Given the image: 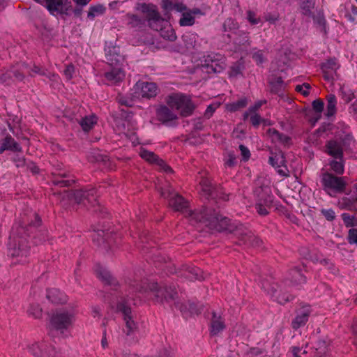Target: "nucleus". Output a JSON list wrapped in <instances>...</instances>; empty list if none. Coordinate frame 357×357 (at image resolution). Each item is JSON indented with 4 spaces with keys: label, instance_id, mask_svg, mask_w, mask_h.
I'll list each match as a JSON object with an SVG mask.
<instances>
[{
    "label": "nucleus",
    "instance_id": "obj_64",
    "mask_svg": "<svg viewBox=\"0 0 357 357\" xmlns=\"http://www.w3.org/2000/svg\"><path fill=\"white\" fill-rule=\"evenodd\" d=\"M188 306L189 316L201 313L202 309L198 307L195 303L188 301Z\"/></svg>",
    "mask_w": 357,
    "mask_h": 357
},
{
    "label": "nucleus",
    "instance_id": "obj_50",
    "mask_svg": "<svg viewBox=\"0 0 357 357\" xmlns=\"http://www.w3.org/2000/svg\"><path fill=\"white\" fill-rule=\"evenodd\" d=\"M174 306L176 308L178 309L181 311L182 315L184 317H188L189 316L188 302L183 303H180L178 301H175Z\"/></svg>",
    "mask_w": 357,
    "mask_h": 357
},
{
    "label": "nucleus",
    "instance_id": "obj_24",
    "mask_svg": "<svg viewBox=\"0 0 357 357\" xmlns=\"http://www.w3.org/2000/svg\"><path fill=\"white\" fill-rule=\"evenodd\" d=\"M137 86L140 89V94L142 98H151L158 93V87L153 82L137 83Z\"/></svg>",
    "mask_w": 357,
    "mask_h": 357
},
{
    "label": "nucleus",
    "instance_id": "obj_30",
    "mask_svg": "<svg viewBox=\"0 0 357 357\" xmlns=\"http://www.w3.org/2000/svg\"><path fill=\"white\" fill-rule=\"evenodd\" d=\"M271 86V92L277 94L279 96L284 95L285 84L281 77H275L269 82Z\"/></svg>",
    "mask_w": 357,
    "mask_h": 357
},
{
    "label": "nucleus",
    "instance_id": "obj_13",
    "mask_svg": "<svg viewBox=\"0 0 357 357\" xmlns=\"http://www.w3.org/2000/svg\"><path fill=\"white\" fill-rule=\"evenodd\" d=\"M202 190L208 197L226 201L228 199V195L221 185H213L211 181L206 178H202L199 183Z\"/></svg>",
    "mask_w": 357,
    "mask_h": 357
},
{
    "label": "nucleus",
    "instance_id": "obj_14",
    "mask_svg": "<svg viewBox=\"0 0 357 357\" xmlns=\"http://www.w3.org/2000/svg\"><path fill=\"white\" fill-rule=\"evenodd\" d=\"M29 351L36 357H63L55 348L45 341L34 343L28 347Z\"/></svg>",
    "mask_w": 357,
    "mask_h": 357
},
{
    "label": "nucleus",
    "instance_id": "obj_3",
    "mask_svg": "<svg viewBox=\"0 0 357 357\" xmlns=\"http://www.w3.org/2000/svg\"><path fill=\"white\" fill-rule=\"evenodd\" d=\"M169 205L175 211H181L186 213V216L190 218L192 224L201 223L206 226V218H212L214 216L215 209L204 207L200 211H189L188 209V202L178 193L175 194L169 200Z\"/></svg>",
    "mask_w": 357,
    "mask_h": 357
},
{
    "label": "nucleus",
    "instance_id": "obj_40",
    "mask_svg": "<svg viewBox=\"0 0 357 357\" xmlns=\"http://www.w3.org/2000/svg\"><path fill=\"white\" fill-rule=\"evenodd\" d=\"M335 139L339 140L341 146L345 151L351 149V145L354 142V138L351 134L340 135L337 137Z\"/></svg>",
    "mask_w": 357,
    "mask_h": 357
},
{
    "label": "nucleus",
    "instance_id": "obj_16",
    "mask_svg": "<svg viewBox=\"0 0 357 357\" xmlns=\"http://www.w3.org/2000/svg\"><path fill=\"white\" fill-rule=\"evenodd\" d=\"M269 164L277 169L278 173L283 176H288V169L286 166V160L284 153L281 151L271 152V156L268 159Z\"/></svg>",
    "mask_w": 357,
    "mask_h": 357
},
{
    "label": "nucleus",
    "instance_id": "obj_37",
    "mask_svg": "<svg viewBox=\"0 0 357 357\" xmlns=\"http://www.w3.org/2000/svg\"><path fill=\"white\" fill-rule=\"evenodd\" d=\"M140 156L151 163L160 164V162L163 163V160L160 159L157 155H155L153 152L142 149L139 153Z\"/></svg>",
    "mask_w": 357,
    "mask_h": 357
},
{
    "label": "nucleus",
    "instance_id": "obj_11",
    "mask_svg": "<svg viewBox=\"0 0 357 357\" xmlns=\"http://www.w3.org/2000/svg\"><path fill=\"white\" fill-rule=\"evenodd\" d=\"M38 2L53 16L69 15L72 8L70 0H42Z\"/></svg>",
    "mask_w": 357,
    "mask_h": 357
},
{
    "label": "nucleus",
    "instance_id": "obj_35",
    "mask_svg": "<svg viewBox=\"0 0 357 357\" xmlns=\"http://www.w3.org/2000/svg\"><path fill=\"white\" fill-rule=\"evenodd\" d=\"M327 105L326 115L328 117L333 116L336 113L337 99L334 94H329L326 97Z\"/></svg>",
    "mask_w": 357,
    "mask_h": 357
},
{
    "label": "nucleus",
    "instance_id": "obj_10",
    "mask_svg": "<svg viewBox=\"0 0 357 357\" xmlns=\"http://www.w3.org/2000/svg\"><path fill=\"white\" fill-rule=\"evenodd\" d=\"M116 310L123 314L125 321L124 333L127 336L133 335L137 330V324L133 320V315L130 307L128 305L126 298H121L118 301Z\"/></svg>",
    "mask_w": 357,
    "mask_h": 357
},
{
    "label": "nucleus",
    "instance_id": "obj_42",
    "mask_svg": "<svg viewBox=\"0 0 357 357\" xmlns=\"http://www.w3.org/2000/svg\"><path fill=\"white\" fill-rule=\"evenodd\" d=\"M96 123V118L94 116L82 118L79 122V125L85 132L90 130Z\"/></svg>",
    "mask_w": 357,
    "mask_h": 357
},
{
    "label": "nucleus",
    "instance_id": "obj_32",
    "mask_svg": "<svg viewBox=\"0 0 357 357\" xmlns=\"http://www.w3.org/2000/svg\"><path fill=\"white\" fill-rule=\"evenodd\" d=\"M330 340L327 338L319 339L314 346L317 351V355H328L327 352L330 349Z\"/></svg>",
    "mask_w": 357,
    "mask_h": 357
},
{
    "label": "nucleus",
    "instance_id": "obj_61",
    "mask_svg": "<svg viewBox=\"0 0 357 357\" xmlns=\"http://www.w3.org/2000/svg\"><path fill=\"white\" fill-rule=\"evenodd\" d=\"M324 102L320 99L314 100L312 102V108L316 112H321L324 109Z\"/></svg>",
    "mask_w": 357,
    "mask_h": 357
},
{
    "label": "nucleus",
    "instance_id": "obj_38",
    "mask_svg": "<svg viewBox=\"0 0 357 357\" xmlns=\"http://www.w3.org/2000/svg\"><path fill=\"white\" fill-rule=\"evenodd\" d=\"M234 43L238 47L237 48L239 51L245 50L247 47L250 46L248 36L245 33H243L235 38Z\"/></svg>",
    "mask_w": 357,
    "mask_h": 357
},
{
    "label": "nucleus",
    "instance_id": "obj_1",
    "mask_svg": "<svg viewBox=\"0 0 357 357\" xmlns=\"http://www.w3.org/2000/svg\"><path fill=\"white\" fill-rule=\"evenodd\" d=\"M206 227L218 231H228L233 234L238 240V244L251 247H260L262 241L252 231L242 224L231 222L227 217L222 216L218 211H214V216L206 218Z\"/></svg>",
    "mask_w": 357,
    "mask_h": 357
},
{
    "label": "nucleus",
    "instance_id": "obj_58",
    "mask_svg": "<svg viewBox=\"0 0 357 357\" xmlns=\"http://www.w3.org/2000/svg\"><path fill=\"white\" fill-rule=\"evenodd\" d=\"M348 242L357 245V229H350L348 232Z\"/></svg>",
    "mask_w": 357,
    "mask_h": 357
},
{
    "label": "nucleus",
    "instance_id": "obj_62",
    "mask_svg": "<svg viewBox=\"0 0 357 357\" xmlns=\"http://www.w3.org/2000/svg\"><path fill=\"white\" fill-rule=\"evenodd\" d=\"M75 73V67L73 64L67 65L66 69L63 71L64 75L66 79L70 80L73 78V74Z\"/></svg>",
    "mask_w": 357,
    "mask_h": 357
},
{
    "label": "nucleus",
    "instance_id": "obj_8",
    "mask_svg": "<svg viewBox=\"0 0 357 357\" xmlns=\"http://www.w3.org/2000/svg\"><path fill=\"white\" fill-rule=\"evenodd\" d=\"M321 182L324 190L329 195L331 192L334 193H342L345 190L347 182L344 177H338L328 172L321 174Z\"/></svg>",
    "mask_w": 357,
    "mask_h": 357
},
{
    "label": "nucleus",
    "instance_id": "obj_59",
    "mask_svg": "<svg viewBox=\"0 0 357 357\" xmlns=\"http://www.w3.org/2000/svg\"><path fill=\"white\" fill-rule=\"evenodd\" d=\"M356 202V198H349V197H343L342 199L341 204L343 205L344 208L351 210L354 203Z\"/></svg>",
    "mask_w": 357,
    "mask_h": 357
},
{
    "label": "nucleus",
    "instance_id": "obj_5",
    "mask_svg": "<svg viewBox=\"0 0 357 357\" xmlns=\"http://www.w3.org/2000/svg\"><path fill=\"white\" fill-rule=\"evenodd\" d=\"M166 102L171 109L177 110L183 117L191 116L196 107L189 96L179 93L168 96Z\"/></svg>",
    "mask_w": 357,
    "mask_h": 357
},
{
    "label": "nucleus",
    "instance_id": "obj_23",
    "mask_svg": "<svg viewBox=\"0 0 357 357\" xmlns=\"http://www.w3.org/2000/svg\"><path fill=\"white\" fill-rule=\"evenodd\" d=\"M326 153L335 159H341L343 158V151L341 144L337 139H331L326 144Z\"/></svg>",
    "mask_w": 357,
    "mask_h": 357
},
{
    "label": "nucleus",
    "instance_id": "obj_2",
    "mask_svg": "<svg viewBox=\"0 0 357 357\" xmlns=\"http://www.w3.org/2000/svg\"><path fill=\"white\" fill-rule=\"evenodd\" d=\"M129 287V294L133 293H146L150 291L154 293L155 301L158 303L176 301L178 294L172 285L159 286L157 282H148L147 280H140L137 276L128 279L126 282Z\"/></svg>",
    "mask_w": 357,
    "mask_h": 357
},
{
    "label": "nucleus",
    "instance_id": "obj_55",
    "mask_svg": "<svg viewBox=\"0 0 357 357\" xmlns=\"http://www.w3.org/2000/svg\"><path fill=\"white\" fill-rule=\"evenodd\" d=\"M263 103V101H258L253 106L250 107L248 110L243 114L244 120L248 117L250 113H256V112L262 106Z\"/></svg>",
    "mask_w": 357,
    "mask_h": 357
},
{
    "label": "nucleus",
    "instance_id": "obj_52",
    "mask_svg": "<svg viewBox=\"0 0 357 357\" xmlns=\"http://www.w3.org/2000/svg\"><path fill=\"white\" fill-rule=\"evenodd\" d=\"M271 206H265V204H262L259 202H257L255 204V208L257 212L260 215H266L268 214V208H270Z\"/></svg>",
    "mask_w": 357,
    "mask_h": 357
},
{
    "label": "nucleus",
    "instance_id": "obj_36",
    "mask_svg": "<svg viewBox=\"0 0 357 357\" xmlns=\"http://www.w3.org/2000/svg\"><path fill=\"white\" fill-rule=\"evenodd\" d=\"M126 17L128 20V24L132 28H140L145 24V20L135 14L127 13Z\"/></svg>",
    "mask_w": 357,
    "mask_h": 357
},
{
    "label": "nucleus",
    "instance_id": "obj_57",
    "mask_svg": "<svg viewBox=\"0 0 357 357\" xmlns=\"http://www.w3.org/2000/svg\"><path fill=\"white\" fill-rule=\"evenodd\" d=\"M321 213L324 216V218L328 221H333L335 218V211L332 208H329V209L322 208L321 210Z\"/></svg>",
    "mask_w": 357,
    "mask_h": 357
},
{
    "label": "nucleus",
    "instance_id": "obj_44",
    "mask_svg": "<svg viewBox=\"0 0 357 357\" xmlns=\"http://www.w3.org/2000/svg\"><path fill=\"white\" fill-rule=\"evenodd\" d=\"M66 177V174L65 173H59L58 174V176L52 181L54 185H60V186H70L73 183H74L73 180H64L63 178Z\"/></svg>",
    "mask_w": 357,
    "mask_h": 357
},
{
    "label": "nucleus",
    "instance_id": "obj_33",
    "mask_svg": "<svg viewBox=\"0 0 357 357\" xmlns=\"http://www.w3.org/2000/svg\"><path fill=\"white\" fill-rule=\"evenodd\" d=\"M289 275L291 276V282L293 285H298L305 282L306 278L301 273V269L298 267L290 271Z\"/></svg>",
    "mask_w": 357,
    "mask_h": 357
},
{
    "label": "nucleus",
    "instance_id": "obj_18",
    "mask_svg": "<svg viewBox=\"0 0 357 357\" xmlns=\"http://www.w3.org/2000/svg\"><path fill=\"white\" fill-rule=\"evenodd\" d=\"M172 109L169 106H160L156 109L157 119L164 125L172 126V121L178 119L177 115Z\"/></svg>",
    "mask_w": 357,
    "mask_h": 357
},
{
    "label": "nucleus",
    "instance_id": "obj_7",
    "mask_svg": "<svg viewBox=\"0 0 357 357\" xmlns=\"http://www.w3.org/2000/svg\"><path fill=\"white\" fill-rule=\"evenodd\" d=\"M226 67L225 56L219 53L209 52L202 60V70L208 74L220 73Z\"/></svg>",
    "mask_w": 357,
    "mask_h": 357
},
{
    "label": "nucleus",
    "instance_id": "obj_45",
    "mask_svg": "<svg viewBox=\"0 0 357 357\" xmlns=\"http://www.w3.org/2000/svg\"><path fill=\"white\" fill-rule=\"evenodd\" d=\"M194 23L195 17L192 15V13L189 12L183 13L179 20V24L181 26H192Z\"/></svg>",
    "mask_w": 357,
    "mask_h": 357
},
{
    "label": "nucleus",
    "instance_id": "obj_43",
    "mask_svg": "<svg viewBox=\"0 0 357 357\" xmlns=\"http://www.w3.org/2000/svg\"><path fill=\"white\" fill-rule=\"evenodd\" d=\"M248 100L246 98H242L236 102L227 105V109L229 112H236L241 108L246 107Z\"/></svg>",
    "mask_w": 357,
    "mask_h": 357
},
{
    "label": "nucleus",
    "instance_id": "obj_34",
    "mask_svg": "<svg viewBox=\"0 0 357 357\" xmlns=\"http://www.w3.org/2000/svg\"><path fill=\"white\" fill-rule=\"evenodd\" d=\"M87 158L91 162H106L108 160L107 155L102 154L98 149L91 150L87 155Z\"/></svg>",
    "mask_w": 357,
    "mask_h": 357
},
{
    "label": "nucleus",
    "instance_id": "obj_60",
    "mask_svg": "<svg viewBox=\"0 0 357 357\" xmlns=\"http://www.w3.org/2000/svg\"><path fill=\"white\" fill-rule=\"evenodd\" d=\"M175 194H177L176 192H174V190L173 189H172L171 188H168L167 189H163L162 188L160 190V195L162 197H164L165 199H168L169 201L170 200V199L175 195Z\"/></svg>",
    "mask_w": 357,
    "mask_h": 357
},
{
    "label": "nucleus",
    "instance_id": "obj_56",
    "mask_svg": "<svg viewBox=\"0 0 357 357\" xmlns=\"http://www.w3.org/2000/svg\"><path fill=\"white\" fill-rule=\"evenodd\" d=\"M252 57L257 65L262 64L265 61V57L261 50H257L255 52L252 54Z\"/></svg>",
    "mask_w": 357,
    "mask_h": 357
},
{
    "label": "nucleus",
    "instance_id": "obj_54",
    "mask_svg": "<svg viewBox=\"0 0 357 357\" xmlns=\"http://www.w3.org/2000/svg\"><path fill=\"white\" fill-rule=\"evenodd\" d=\"M342 218L344 225L347 227H354L353 222L355 221V217L350 215L349 213H344L342 214Z\"/></svg>",
    "mask_w": 357,
    "mask_h": 357
},
{
    "label": "nucleus",
    "instance_id": "obj_63",
    "mask_svg": "<svg viewBox=\"0 0 357 357\" xmlns=\"http://www.w3.org/2000/svg\"><path fill=\"white\" fill-rule=\"evenodd\" d=\"M247 19L252 24H257L260 22V18L257 17L255 13L252 10L247 12Z\"/></svg>",
    "mask_w": 357,
    "mask_h": 357
},
{
    "label": "nucleus",
    "instance_id": "obj_21",
    "mask_svg": "<svg viewBox=\"0 0 357 357\" xmlns=\"http://www.w3.org/2000/svg\"><path fill=\"white\" fill-rule=\"evenodd\" d=\"M226 328L225 319L220 313L212 312V317L210 321V333L212 335H217Z\"/></svg>",
    "mask_w": 357,
    "mask_h": 357
},
{
    "label": "nucleus",
    "instance_id": "obj_27",
    "mask_svg": "<svg viewBox=\"0 0 357 357\" xmlns=\"http://www.w3.org/2000/svg\"><path fill=\"white\" fill-rule=\"evenodd\" d=\"M105 77L109 84H117L124 79L125 73L121 68H114L112 70L105 73Z\"/></svg>",
    "mask_w": 357,
    "mask_h": 357
},
{
    "label": "nucleus",
    "instance_id": "obj_29",
    "mask_svg": "<svg viewBox=\"0 0 357 357\" xmlns=\"http://www.w3.org/2000/svg\"><path fill=\"white\" fill-rule=\"evenodd\" d=\"M47 298L55 304H61L66 302V295L57 289H49L47 293Z\"/></svg>",
    "mask_w": 357,
    "mask_h": 357
},
{
    "label": "nucleus",
    "instance_id": "obj_39",
    "mask_svg": "<svg viewBox=\"0 0 357 357\" xmlns=\"http://www.w3.org/2000/svg\"><path fill=\"white\" fill-rule=\"evenodd\" d=\"M329 165L331 169L337 174H342L344 171V161L343 158L341 159H335L330 161Z\"/></svg>",
    "mask_w": 357,
    "mask_h": 357
},
{
    "label": "nucleus",
    "instance_id": "obj_48",
    "mask_svg": "<svg viewBox=\"0 0 357 357\" xmlns=\"http://www.w3.org/2000/svg\"><path fill=\"white\" fill-rule=\"evenodd\" d=\"M27 221L29 227L37 228L41 224L40 218L35 212L29 215Z\"/></svg>",
    "mask_w": 357,
    "mask_h": 357
},
{
    "label": "nucleus",
    "instance_id": "obj_41",
    "mask_svg": "<svg viewBox=\"0 0 357 357\" xmlns=\"http://www.w3.org/2000/svg\"><path fill=\"white\" fill-rule=\"evenodd\" d=\"M314 1L313 0H305L301 4L302 14L307 17H313L312 10L314 8Z\"/></svg>",
    "mask_w": 357,
    "mask_h": 357
},
{
    "label": "nucleus",
    "instance_id": "obj_17",
    "mask_svg": "<svg viewBox=\"0 0 357 357\" xmlns=\"http://www.w3.org/2000/svg\"><path fill=\"white\" fill-rule=\"evenodd\" d=\"M261 287L280 304H284L292 299L291 296L278 295L277 291L278 284L275 283L273 281H271L268 279H263L261 280Z\"/></svg>",
    "mask_w": 357,
    "mask_h": 357
},
{
    "label": "nucleus",
    "instance_id": "obj_31",
    "mask_svg": "<svg viewBox=\"0 0 357 357\" xmlns=\"http://www.w3.org/2000/svg\"><path fill=\"white\" fill-rule=\"evenodd\" d=\"M267 132L271 137L273 142H279L283 144H289L291 142L289 137L279 132L275 128H269Z\"/></svg>",
    "mask_w": 357,
    "mask_h": 357
},
{
    "label": "nucleus",
    "instance_id": "obj_25",
    "mask_svg": "<svg viewBox=\"0 0 357 357\" xmlns=\"http://www.w3.org/2000/svg\"><path fill=\"white\" fill-rule=\"evenodd\" d=\"M181 275L189 280H204L203 272L197 267H190L186 265L183 266Z\"/></svg>",
    "mask_w": 357,
    "mask_h": 357
},
{
    "label": "nucleus",
    "instance_id": "obj_6",
    "mask_svg": "<svg viewBox=\"0 0 357 357\" xmlns=\"http://www.w3.org/2000/svg\"><path fill=\"white\" fill-rule=\"evenodd\" d=\"M70 195L73 196L77 204H91L95 212L106 213L105 208L97 202L96 190L94 188L75 190L72 191Z\"/></svg>",
    "mask_w": 357,
    "mask_h": 357
},
{
    "label": "nucleus",
    "instance_id": "obj_22",
    "mask_svg": "<svg viewBox=\"0 0 357 357\" xmlns=\"http://www.w3.org/2000/svg\"><path fill=\"white\" fill-rule=\"evenodd\" d=\"M311 313L310 306H304L297 312L296 317L291 321V327L294 330L305 326Z\"/></svg>",
    "mask_w": 357,
    "mask_h": 357
},
{
    "label": "nucleus",
    "instance_id": "obj_53",
    "mask_svg": "<svg viewBox=\"0 0 357 357\" xmlns=\"http://www.w3.org/2000/svg\"><path fill=\"white\" fill-rule=\"evenodd\" d=\"M116 100L121 105H124L128 107H131L133 105V101L132 99L119 95L116 97Z\"/></svg>",
    "mask_w": 357,
    "mask_h": 357
},
{
    "label": "nucleus",
    "instance_id": "obj_15",
    "mask_svg": "<svg viewBox=\"0 0 357 357\" xmlns=\"http://www.w3.org/2000/svg\"><path fill=\"white\" fill-rule=\"evenodd\" d=\"M116 234L112 231H105L102 229L95 231L92 234L93 241L104 250H108L111 248L113 243L116 242Z\"/></svg>",
    "mask_w": 357,
    "mask_h": 357
},
{
    "label": "nucleus",
    "instance_id": "obj_47",
    "mask_svg": "<svg viewBox=\"0 0 357 357\" xmlns=\"http://www.w3.org/2000/svg\"><path fill=\"white\" fill-rule=\"evenodd\" d=\"M340 93L342 98L347 103L350 102L354 98V92L345 86L340 87Z\"/></svg>",
    "mask_w": 357,
    "mask_h": 357
},
{
    "label": "nucleus",
    "instance_id": "obj_4",
    "mask_svg": "<svg viewBox=\"0 0 357 357\" xmlns=\"http://www.w3.org/2000/svg\"><path fill=\"white\" fill-rule=\"evenodd\" d=\"M75 315L73 311L59 310L53 312L50 319V333L56 331L63 334L73 325Z\"/></svg>",
    "mask_w": 357,
    "mask_h": 357
},
{
    "label": "nucleus",
    "instance_id": "obj_49",
    "mask_svg": "<svg viewBox=\"0 0 357 357\" xmlns=\"http://www.w3.org/2000/svg\"><path fill=\"white\" fill-rule=\"evenodd\" d=\"M238 28V23L231 18L227 19L223 24V29L225 31H236Z\"/></svg>",
    "mask_w": 357,
    "mask_h": 357
},
{
    "label": "nucleus",
    "instance_id": "obj_9",
    "mask_svg": "<svg viewBox=\"0 0 357 357\" xmlns=\"http://www.w3.org/2000/svg\"><path fill=\"white\" fill-rule=\"evenodd\" d=\"M135 10L144 15V19L149 22L151 28L158 30L160 28L158 23L162 22L163 20L155 5L152 3H137L135 6Z\"/></svg>",
    "mask_w": 357,
    "mask_h": 357
},
{
    "label": "nucleus",
    "instance_id": "obj_26",
    "mask_svg": "<svg viewBox=\"0 0 357 357\" xmlns=\"http://www.w3.org/2000/svg\"><path fill=\"white\" fill-rule=\"evenodd\" d=\"M97 276L106 284L116 286L118 282L111 275L110 272L100 265H97L95 268Z\"/></svg>",
    "mask_w": 357,
    "mask_h": 357
},
{
    "label": "nucleus",
    "instance_id": "obj_28",
    "mask_svg": "<svg viewBox=\"0 0 357 357\" xmlns=\"http://www.w3.org/2000/svg\"><path fill=\"white\" fill-rule=\"evenodd\" d=\"M6 150L20 151L21 148L12 137L7 136L0 142V154Z\"/></svg>",
    "mask_w": 357,
    "mask_h": 357
},
{
    "label": "nucleus",
    "instance_id": "obj_19",
    "mask_svg": "<svg viewBox=\"0 0 357 357\" xmlns=\"http://www.w3.org/2000/svg\"><path fill=\"white\" fill-rule=\"evenodd\" d=\"M340 66L337 62V59H329L326 62L322 63L321 65V70L324 73V77L328 82H333L335 79V76H337V70Z\"/></svg>",
    "mask_w": 357,
    "mask_h": 357
},
{
    "label": "nucleus",
    "instance_id": "obj_20",
    "mask_svg": "<svg viewBox=\"0 0 357 357\" xmlns=\"http://www.w3.org/2000/svg\"><path fill=\"white\" fill-rule=\"evenodd\" d=\"M105 50L107 62L110 66H118L123 62V56L119 47L106 45Z\"/></svg>",
    "mask_w": 357,
    "mask_h": 357
},
{
    "label": "nucleus",
    "instance_id": "obj_46",
    "mask_svg": "<svg viewBox=\"0 0 357 357\" xmlns=\"http://www.w3.org/2000/svg\"><path fill=\"white\" fill-rule=\"evenodd\" d=\"M105 11V8L102 5L91 6L88 12V17L93 20L96 15L103 14Z\"/></svg>",
    "mask_w": 357,
    "mask_h": 357
},
{
    "label": "nucleus",
    "instance_id": "obj_12",
    "mask_svg": "<svg viewBox=\"0 0 357 357\" xmlns=\"http://www.w3.org/2000/svg\"><path fill=\"white\" fill-rule=\"evenodd\" d=\"M254 194L257 197V202L265 204L267 206H272L274 197L269 184L264 179L259 178L256 181Z\"/></svg>",
    "mask_w": 357,
    "mask_h": 357
},
{
    "label": "nucleus",
    "instance_id": "obj_51",
    "mask_svg": "<svg viewBox=\"0 0 357 357\" xmlns=\"http://www.w3.org/2000/svg\"><path fill=\"white\" fill-rule=\"evenodd\" d=\"M24 167H26L33 175L39 173L40 169L34 162L24 158Z\"/></svg>",
    "mask_w": 357,
    "mask_h": 357
}]
</instances>
